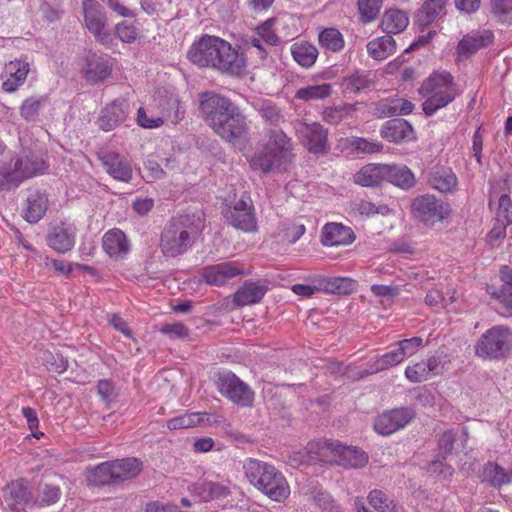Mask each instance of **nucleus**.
<instances>
[{
  "mask_svg": "<svg viewBox=\"0 0 512 512\" xmlns=\"http://www.w3.org/2000/svg\"><path fill=\"white\" fill-rule=\"evenodd\" d=\"M443 460L444 459L442 458L431 461L427 466V471L430 474L447 480L452 477L454 469L450 465L446 464Z\"/></svg>",
  "mask_w": 512,
  "mask_h": 512,
  "instance_id": "nucleus-59",
  "label": "nucleus"
},
{
  "mask_svg": "<svg viewBox=\"0 0 512 512\" xmlns=\"http://www.w3.org/2000/svg\"><path fill=\"white\" fill-rule=\"evenodd\" d=\"M429 184L443 194H452L457 190L458 179L451 168L440 167L430 174Z\"/></svg>",
  "mask_w": 512,
  "mask_h": 512,
  "instance_id": "nucleus-33",
  "label": "nucleus"
},
{
  "mask_svg": "<svg viewBox=\"0 0 512 512\" xmlns=\"http://www.w3.org/2000/svg\"><path fill=\"white\" fill-rule=\"evenodd\" d=\"M46 101L44 97H30L23 101L20 106V114L26 121L34 122L38 119L41 107Z\"/></svg>",
  "mask_w": 512,
  "mask_h": 512,
  "instance_id": "nucleus-50",
  "label": "nucleus"
},
{
  "mask_svg": "<svg viewBox=\"0 0 512 512\" xmlns=\"http://www.w3.org/2000/svg\"><path fill=\"white\" fill-rule=\"evenodd\" d=\"M386 164H367L355 175L354 182L364 187H373L385 180Z\"/></svg>",
  "mask_w": 512,
  "mask_h": 512,
  "instance_id": "nucleus-35",
  "label": "nucleus"
},
{
  "mask_svg": "<svg viewBox=\"0 0 512 512\" xmlns=\"http://www.w3.org/2000/svg\"><path fill=\"white\" fill-rule=\"evenodd\" d=\"M115 475L113 461L104 462L94 468L88 469L87 480L90 484L97 486L114 484L118 483Z\"/></svg>",
  "mask_w": 512,
  "mask_h": 512,
  "instance_id": "nucleus-41",
  "label": "nucleus"
},
{
  "mask_svg": "<svg viewBox=\"0 0 512 512\" xmlns=\"http://www.w3.org/2000/svg\"><path fill=\"white\" fill-rule=\"evenodd\" d=\"M369 504L378 512H405L404 508L390 499L382 490L374 489L368 494Z\"/></svg>",
  "mask_w": 512,
  "mask_h": 512,
  "instance_id": "nucleus-46",
  "label": "nucleus"
},
{
  "mask_svg": "<svg viewBox=\"0 0 512 512\" xmlns=\"http://www.w3.org/2000/svg\"><path fill=\"white\" fill-rule=\"evenodd\" d=\"M481 478L494 487H500L512 482V470L507 472L496 463H488L482 471Z\"/></svg>",
  "mask_w": 512,
  "mask_h": 512,
  "instance_id": "nucleus-45",
  "label": "nucleus"
},
{
  "mask_svg": "<svg viewBox=\"0 0 512 512\" xmlns=\"http://www.w3.org/2000/svg\"><path fill=\"white\" fill-rule=\"evenodd\" d=\"M5 492V502L12 511H23L32 502L29 484L24 480H17L7 485Z\"/></svg>",
  "mask_w": 512,
  "mask_h": 512,
  "instance_id": "nucleus-23",
  "label": "nucleus"
},
{
  "mask_svg": "<svg viewBox=\"0 0 512 512\" xmlns=\"http://www.w3.org/2000/svg\"><path fill=\"white\" fill-rule=\"evenodd\" d=\"M117 482L136 477L142 471V462L137 458H125L113 461Z\"/></svg>",
  "mask_w": 512,
  "mask_h": 512,
  "instance_id": "nucleus-44",
  "label": "nucleus"
},
{
  "mask_svg": "<svg viewBox=\"0 0 512 512\" xmlns=\"http://www.w3.org/2000/svg\"><path fill=\"white\" fill-rule=\"evenodd\" d=\"M199 108L205 123L226 142L240 146L249 139L246 116L228 97L204 92Z\"/></svg>",
  "mask_w": 512,
  "mask_h": 512,
  "instance_id": "nucleus-1",
  "label": "nucleus"
},
{
  "mask_svg": "<svg viewBox=\"0 0 512 512\" xmlns=\"http://www.w3.org/2000/svg\"><path fill=\"white\" fill-rule=\"evenodd\" d=\"M408 25L409 17L406 12L400 9H389L382 16L381 28L388 34L401 33Z\"/></svg>",
  "mask_w": 512,
  "mask_h": 512,
  "instance_id": "nucleus-38",
  "label": "nucleus"
},
{
  "mask_svg": "<svg viewBox=\"0 0 512 512\" xmlns=\"http://www.w3.org/2000/svg\"><path fill=\"white\" fill-rule=\"evenodd\" d=\"M382 138L389 142L402 143L413 141L415 132L411 124L401 118L387 121L380 130Z\"/></svg>",
  "mask_w": 512,
  "mask_h": 512,
  "instance_id": "nucleus-25",
  "label": "nucleus"
},
{
  "mask_svg": "<svg viewBox=\"0 0 512 512\" xmlns=\"http://www.w3.org/2000/svg\"><path fill=\"white\" fill-rule=\"evenodd\" d=\"M244 156L254 171L262 174L282 172L294 159L293 143L284 131L269 129Z\"/></svg>",
  "mask_w": 512,
  "mask_h": 512,
  "instance_id": "nucleus-4",
  "label": "nucleus"
},
{
  "mask_svg": "<svg viewBox=\"0 0 512 512\" xmlns=\"http://www.w3.org/2000/svg\"><path fill=\"white\" fill-rule=\"evenodd\" d=\"M371 291L381 302H384L396 297L400 293V288L398 286L375 284L371 286Z\"/></svg>",
  "mask_w": 512,
  "mask_h": 512,
  "instance_id": "nucleus-62",
  "label": "nucleus"
},
{
  "mask_svg": "<svg viewBox=\"0 0 512 512\" xmlns=\"http://www.w3.org/2000/svg\"><path fill=\"white\" fill-rule=\"evenodd\" d=\"M315 503L323 512H342L341 508L326 492H319L314 498Z\"/></svg>",
  "mask_w": 512,
  "mask_h": 512,
  "instance_id": "nucleus-64",
  "label": "nucleus"
},
{
  "mask_svg": "<svg viewBox=\"0 0 512 512\" xmlns=\"http://www.w3.org/2000/svg\"><path fill=\"white\" fill-rule=\"evenodd\" d=\"M379 111L384 116L408 115L414 109V104L403 98H386L379 102Z\"/></svg>",
  "mask_w": 512,
  "mask_h": 512,
  "instance_id": "nucleus-43",
  "label": "nucleus"
},
{
  "mask_svg": "<svg viewBox=\"0 0 512 512\" xmlns=\"http://www.w3.org/2000/svg\"><path fill=\"white\" fill-rule=\"evenodd\" d=\"M77 228L73 223L60 222L52 227L46 237L47 245L59 254L71 251L76 242Z\"/></svg>",
  "mask_w": 512,
  "mask_h": 512,
  "instance_id": "nucleus-17",
  "label": "nucleus"
},
{
  "mask_svg": "<svg viewBox=\"0 0 512 512\" xmlns=\"http://www.w3.org/2000/svg\"><path fill=\"white\" fill-rule=\"evenodd\" d=\"M419 93L425 98L422 105L424 113L432 116L455 99L457 89L453 76L443 71L429 76L421 85Z\"/></svg>",
  "mask_w": 512,
  "mask_h": 512,
  "instance_id": "nucleus-6",
  "label": "nucleus"
},
{
  "mask_svg": "<svg viewBox=\"0 0 512 512\" xmlns=\"http://www.w3.org/2000/svg\"><path fill=\"white\" fill-rule=\"evenodd\" d=\"M492 12L506 24H512V0H491Z\"/></svg>",
  "mask_w": 512,
  "mask_h": 512,
  "instance_id": "nucleus-56",
  "label": "nucleus"
},
{
  "mask_svg": "<svg viewBox=\"0 0 512 512\" xmlns=\"http://www.w3.org/2000/svg\"><path fill=\"white\" fill-rule=\"evenodd\" d=\"M497 217L504 225L512 224V200L506 194L499 198Z\"/></svg>",
  "mask_w": 512,
  "mask_h": 512,
  "instance_id": "nucleus-58",
  "label": "nucleus"
},
{
  "mask_svg": "<svg viewBox=\"0 0 512 512\" xmlns=\"http://www.w3.org/2000/svg\"><path fill=\"white\" fill-rule=\"evenodd\" d=\"M332 93V86L328 83L318 85H308L299 88L295 93V98L304 102L312 100H322L329 97Z\"/></svg>",
  "mask_w": 512,
  "mask_h": 512,
  "instance_id": "nucleus-47",
  "label": "nucleus"
},
{
  "mask_svg": "<svg viewBox=\"0 0 512 512\" xmlns=\"http://www.w3.org/2000/svg\"><path fill=\"white\" fill-rule=\"evenodd\" d=\"M249 273L246 265L237 261H226L205 268L203 277L209 285L221 286L235 277Z\"/></svg>",
  "mask_w": 512,
  "mask_h": 512,
  "instance_id": "nucleus-16",
  "label": "nucleus"
},
{
  "mask_svg": "<svg viewBox=\"0 0 512 512\" xmlns=\"http://www.w3.org/2000/svg\"><path fill=\"white\" fill-rule=\"evenodd\" d=\"M447 0H425L419 18L425 24L432 22L443 10Z\"/></svg>",
  "mask_w": 512,
  "mask_h": 512,
  "instance_id": "nucleus-52",
  "label": "nucleus"
},
{
  "mask_svg": "<svg viewBox=\"0 0 512 512\" xmlns=\"http://www.w3.org/2000/svg\"><path fill=\"white\" fill-rule=\"evenodd\" d=\"M416 416L411 407H400L384 411L374 421V430L383 436H389L405 428Z\"/></svg>",
  "mask_w": 512,
  "mask_h": 512,
  "instance_id": "nucleus-10",
  "label": "nucleus"
},
{
  "mask_svg": "<svg viewBox=\"0 0 512 512\" xmlns=\"http://www.w3.org/2000/svg\"><path fill=\"white\" fill-rule=\"evenodd\" d=\"M385 180L402 189H409L415 184L414 173L405 165L386 164Z\"/></svg>",
  "mask_w": 512,
  "mask_h": 512,
  "instance_id": "nucleus-37",
  "label": "nucleus"
},
{
  "mask_svg": "<svg viewBox=\"0 0 512 512\" xmlns=\"http://www.w3.org/2000/svg\"><path fill=\"white\" fill-rule=\"evenodd\" d=\"M422 345L423 339L421 337H412L409 339H404L398 343V347L401 353L403 354L404 359L416 354Z\"/></svg>",
  "mask_w": 512,
  "mask_h": 512,
  "instance_id": "nucleus-63",
  "label": "nucleus"
},
{
  "mask_svg": "<svg viewBox=\"0 0 512 512\" xmlns=\"http://www.w3.org/2000/svg\"><path fill=\"white\" fill-rule=\"evenodd\" d=\"M227 221L235 228L244 232L257 231V219L249 197L242 196L225 212Z\"/></svg>",
  "mask_w": 512,
  "mask_h": 512,
  "instance_id": "nucleus-11",
  "label": "nucleus"
},
{
  "mask_svg": "<svg viewBox=\"0 0 512 512\" xmlns=\"http://www.w3.org/2000/svg\"><path fill=\"white\" fill-rule=\"evenodd\" d=\"M352 210L362 217H371L377 214L387 215L390 209L386 205L376 206L367 200H360L353 204Z\"/></svg>",
  "mask_w": 512,
  "mask_h": 512,
  "instance_id": "nucleus-53",
  "label": "nucleus"
},
{
  "mask_svg": "<svg viewBox=\"0 0 512 512\" xmlns=\"http://www.w3.org/2000/svg\"><path fill=\"white\" fill-rule=\"evenodd\" d=\"M261 117L268 123L278 125L284 121L281 110L270 101H263L257 108Z\"/></svg>",
  "mask_w": 512,
  "mask_h": 512,
  "instance_id": "nucleus-54",
  "label": "nucleus"
},
{
  "mask_svg": "<svg viewBox=\"0 0 512 512\" xmlns=\"http://www.w3.org/2000/svg\"><path fill=\"white\" fill-rule=\"evenodd\" d=\"M48 205L49 201L45 193L40 191L31 192L26 200L23 218L29 223H37L45 216Z\"/></svg>",
  "mask_w": 512,
  "mask_h": 512,
  "instance_id": "nucleus-30",
  "label": "nucleus"
},
{
  "mask_svg": "<svg viewBox=\"0 0 512 512\" xmlns=\"http://www.w3.org/2000/svg\"><path fill=\"white\" fill-rule=\"evenodd\" d=\"M30 71V64L22 59H15L8 62L1 74L2 88L5 92H15L24 84Z\"/></svg>",
  "mask_w": 512,
  "mask_h": 512,
  "instance_id": "nucleus-20",
  "label": "nucleus"
},
{
  "mask_svg": "<svg viewBox=\"0 0 512 512\" xmlns=\"http://www.w3.org/2000/svg\"><path fill=\"white\" fill-rule=\"evenodd\" d=\"M101 162L106 172L115 180L122 182H130L133 175V169L130 161L115 152L103 154Z\"/></svg>",
  "mask_w": 512,
  "mask_h": 512,
  "instance_id": "nucleus-22",
  "label": "nucleus"
},
{
  "mask_svg": "<svg viewBox=\"0 0 512 512\" xmlns=\"http://www.w3.org/2000/svg\"><path fill=\"white\" fill-rule=\"evenodd\" d=\"M347 143L348 147L356 153L371 154L382 149L380 142L361 137H351L347 139Z\"/></svg>",
  "mask_w": 512,
  "mask_h": 512,
  "instance_id": "nucleus-51",
  "label": "nucleus"
},
{
  "mask_svg": "<svg viewBox=\"0 0 512 512\" xmlns=\"http://www.w3.org/2000/svg\"><path fill=\"white\" fill-rule=\"evenodd\" d=\"M296 136L311 153H322L327 148V130L317 122L299 121L295 125Z\"/></svg>",
  "mask_w": 512,
  "mask_h": 512,
  "instance_id": "nucleus-12",
  "label": "nucleus"
},
{
  "mask_svg": "<svg viewBox=\"0 0 512 512\" xmlns=\"http://www.w3.org/2000/svg\"><path fill=\"white\" fill-rule=\"evenodd\" d=\"M267 292V286L258 282L246 281L233 295V302L237 306H246L258 303Z\"/></svg>",
  "mask_w": 512,
  "mask_h": 512,
  "instance_id": "nucleus-32",
  "label": "nucleus"
},
{
  "mask_svg": "<svg viewBox=\"0 0 512 512\" xmlns=\"http://www.w3.org/2000/svg\"><path fill=\"white\" fill-rule=\"evenodd\" d=\"M494 40V35L490 30L472 32L459 42L457 47L458 56L466 59L479 49L489 46Z\"/></svg>",
  "mask_w": 512,
  "mask_h": 512,
  "instance_id": "nucleus-27",
  "label": "nucleus"
},
{
  "mask_svg": "<svg viewBox=\"0 0 512 512\" xmlns=\"http://www.w3.org/2000/svg\"><path fill=\"white\" fill-rule=\"evenodd\" d=\"M306 232L303 223L297 221H287L283 224L280 237L283 242L288 244L296 243Z\"/></svg>",
  "mask_w": 512,
  "mask_h": 512,
  "instance_id": "nucleus-49",
  "label": "nucleus"
},
{
  "mask_svg": "<svg viewBox=\"0 0 512 512\" xmlns=\"http://www.w3.org/2000/svg\"><path fill=\"white\" fill-rule=\"evenodd\" d=\"M115 32L117 37L124 43H133L138 36L136 27L126 22L118 23L115 27Z\"/></svg>",
  "mask_w": 512,
  "mask_h": 512,
  "instance_id": "nucleus-61",
  "label": "nucleus"
},
{
  "mask_svg": "<svg viewBox=\"0 0 512 512\" xmlns=\"http://www.w3.org/2000/svg\"><path fill=\"white\" fill-rule=\"evenodd\" d=\"M112 64L110 61L100 55L91 54L86 59V65L83 67L85 79L90 83H99L110 76Z\"/></svg>",
  "mask_w": 512,
  "mask_h": 512,
  "instance_id": "nucleus-28",
  "label": "nucleus"
},
{
  "mask_svg": "<svg viewBox=\"0 0 512 512\" xmlns=\"http://www.w3.org/2000/svg\"><path fill=\"white\" fill-rule=\"evenodd\" d=\"M128 113V102L124 99L115 100L102 110L99 126L104 131H111L125 121Z\"/></svg>",
  "mask_w": 512,
  "mask_h": 512,
  "instance_id": "nucleus-24",
  "label": "nucleus"
},
{
  "mask_svg": "<svg viewBox=\"0 0 512 512\" xmlns=\"http://www.w3.org/2000/svg\"><path fill=\"white\" fill-rule=\"evenodd\" d=\"M412 213L427 226H434L448 220L452 213L449 203L432 194L416 197L411 205Z\"/></svg>",
  "mask_w": 512,
  "mask_h": 512,
  "instance_id": "nucleus-9",
  "label": "nucleus"
},
{
  "mask_svg": "<svg viewBox=\"0 0 512 512\" xmlns=\"http://www.w3.org/2000/svg\"><path fill=\"white\" fill-rule=\"evenodd\" d=\"M214 418L215 416L213 414L190 412L169 419L167 421V427L170 430H177L196 426H207L215 422Z\"/></svg>",
  "mask_w": 512,
  "mask_h": 512,
  "instance_id": "nucleus-31",
  "label": "nucleus"
},
{
  "mask_svg": "<svg viewBox=\"0 0 512 512\" xmlns=\"http://www.w3.org/2000/svg\"><path fill=\"white\" fill-rule=\"evenodd\" d=\"M102 248L110 258L123 260L130 253L131 244L122 230L113 228L104 233L102 237Z\"/></svg>",
  "mask_w": 512,
  "mask_h": 512,
  "instance_id": "nucleus-19",
  "label": "nucleus"
},
{
  "mask_svg": "<svg viewBox=\"0 0 512 512\" xmlns=\"http://www.w3.org/2000/svg\"><path fill=\"white\" fill-rule=\"evenodd\" d=\"M23 163V160H16L13 167L11 164L0 166V190L17 187L23 180L44 172L45 165L42 161L36 162L32 168H22Z\"/></svg>",
  "mask_w": 512,
  "mask_h": 512,
  "instance_id": "nucleus-13",
  "label": "nucleus"
},
{
  "mask_svg": "<svg viewBox=\"0 0 512 512\" xmlns=\"http://www.w3.org/2000/svg\"><path fill=\"white\" fill-rule=\"evenodd\" d=\"M195 492L204 502L224 500L231 494L228 481H203L195 487Z\"/></svg>",
  "mask_w": 512,
  "mask_h": 512,
  "instance_id": "nucleus-34",
  "label": "nucleus"
},
{
  "mask_svg": "<svg viewBox=\"0 0 512 512\" xmlns=\"http://www.w3.org/2000/svg\"><path fill=\"white\" fill-rule=\"evenodd\" d=\"M368 462V457L362 450L344 446L339 442L335 464L348 468H361Z\"/></svg>",
  "mask_w": 512,
  "mask_h": 512,
  "instance_id": "nucleus-36",
  "label": "nucleus"
},
{
  "mask_svg": "<svg viewBox=\"0 0 512 512\" xmlns=\"http://www.w3.org/2000/svg\"><path fill=\"white\" fill-rule=\"evenodd\" d=\"M243 468L250 484L271 501L283 503L289 497L290 486L273 465L250 458L245 461Z\"/></svg>",
  "mask_w": 512,
  "mask_h": 512,
  "instance_id": "nucleus-5",
  "label": "nucleus"
},
{
  "mask_svg": "<svg viewBox=\"0 0 512 512\" xmlns=\"http://www.w3.org/2000/svg\"><path fill=\"white\" fill-rule=\"evenodd\" d=\"M244 156L254 171L262 174L282 172L294 159L293 143L284 131L269 129Z\"/></svg>",
  "mask_w": 512,
  "mask_h": 512,
  "instance_id": "nucleus-3",
  "label": "nucleus"
},
{
  "mask_svg": "<svg viewBox=\"0 0 512 512\" xmlns=\"http://www.w3.org/2000/svg\"><path fill=\"white\" fill-rule=\"evenodd\" d=\"M383 0H357L360 20L364 24L373 22L379 15Z\"/></svg>",
  "mask_w": 512,
  "mask_h": 512,
  "instance_id": "nucleus-48",
  "label": "nucleus"
},
{
  "mask_svg": "<svg viewBox=\"0 0 512 512\" xmlns=\"http://www.w3.org/2000/svg\"><path fill=\"white\" fill-rule=\"evenodd\" d=\"M396 50V42L392 36L377 37L367 44L368 55L377 61H382L391 56Z\"/></svg>",
  "mask_w": 512,
  "mask_h": 512,
  "instance_id": "nucleus-39",
  "label": "nucleus"
},
{
  "mask_svg": "<svg viewBox=\"0 0 512 512\" xmlns=\"http://www.w3.org/2000/svg\"><path fill=\"white\" fill-rule=\"evenodd\" d=\"M199 234V225L188 216L173 219L162 232L161 250L166 256L181 255L192 247Z\"/></svg>",
  "mask_w": 512,
  "mask_h": 512,
  "instance_id": "nucleus-7",
  "label": "nucleus"
},
{
  "mask_svg": "<svg viewBox=\"0 0 512 512\" xmlns=\"http://www.w3.org/2000/svg\"><path fill=\"white\" fill-rule=\"evenodd\" d=\"M500 276L503 282L501 287L488 285L487 293L501 305L506 316H512V271L504 267Z\"/></svg>",
  "mask_w": 512,
  "mask_h": 512,
  "instance_id": "nucleus-26",
  "label": "nucleus"
},
{
  "mask_svg": "<svg viewBox=\"0 0 512 512\" xmlns=\"http://www.w3.org/2000/svg\"><path fill=\"white\" fill-rule=\"evenodd\" d=\"M84 21L87 29L95 38L107 44L110 41V32L106 28V16L103 7L96 0L83 1Z\"/></svg>",
  "mask_w": 512,
  "mask_h": 512,
  "instance_id": "nucleus-14",
  "label": "nucleus"
},
{
  "mask_svg": "<svg viewBox=\"0 0 512 512\" xmlns=\"http://www.w3.org/2000/svg\"><path fill=\"white\" fill-rule=\"evenodd\" d=\"M512 349V331L503 325L488 329L475 345V353L483 359L505 357Z\"/></svg>",
  "mask_w": 512,
  "mask_h": 512,
  "instance_id": "nucleus-8",
  "label": "nucleus"
},
{
  "mask_svg": "<svg viewBox=\"0 0 512 512\" xmlns=\"http://www.w3.org/2000/svg\"><path fill=\"white\" fill-rule=\"evenodd\" d=\"M291 54L299 65L309 68L316 62L319 52L313 44L300 41L292 44Z\"/></svg>",
  "mask_w": 512,
  "mask_h": 512,
  "instance_id": "nucleus-42",
  "label": "nucleus"
},
{
  "mask_svg": "<svg viewBox=\"0 0 512 512\" xmlns=\"http://www.w3.org/2000/svg\"><path fill=\"white\" fill-rule=\"evenodd\" d=\"M217 386L223 396L240 406H249L253 402L250 388L230 372L220 375Z\"/></svg>",
  "mask_w": 512,
  "mask_h": 512,
  "instance_id": "nucleus-15",
  "label": "nucleus"
},
{
  "mask_svg": "<svg viewBox=\"0 0 512 512\" xmlns=\"http://www.w3.org/2000/svg\"><path fill=\"white\" fill-rule=\"evenodd\" d=\"M405 376L412 383H420L431 378L424 361L407 366Z\"/></svg>",
  "mask_w": 512,
  "mask_h": 512,
  "instance_id": "nucleus-57",
  "label": "nucleus"
},
{
  "mask_svg": "<svg viewBox=\"0 0 512 512\" xmlns=\"http://www.w3.org/2000/svg\"><path fill=\"white\" fill-rule=\"evenodd\" d=\"M338 446L339 441L336 440L311 441L305 448L307 460L335 463ZM298 461L300 463L305 462V456H301Z\"/></svg>",
  "mask_w": 512,
  "mask_h": 512,
  "instance_id": "nucleus-21",
  "label": "nucleus"
},
{
  "mask_svg": "<svg viewBox=\"0 0 512 512\" xmlns=\"http://www.w3.org/2000/svg\"><path fill=\"white\" fill-rule=\"evenodd\" d=\"M187 57L199 67L213 68L232 76L241 75L246 67L244 56L217 36L203 35L194 41Z\"/></svg>",
  "mask_w": 512,
  "mask_h": 512,
  "instance_id": "nucleus-2",
  "label": "nucleus"
},
{
  "mask_svg": "<svg viewBox=\"0 0 512 512\" xmlns=\"http://www.w3.org/2000/svg\"><path fill=\"white\" fill-rule=\"evenodd\" d=\"M152 106L157 110L158 117H162L163 121L167 120L173 124H177L184 114L178 97L167 91H158L153 97Z\"/></svg>",
  "mask_w": 512,
  "mask_h": 512,
  "instance_id": "nucleus-18",
  "label": "nucleus"
},
{
  "mask_svg": "<svg viewBox=\"0 0 512 512\" xmlns=\"http://www.w3.org/2000/svg\"><path fill=\"white\" fill-rule=\"evenodd\" d=\"M403 354L401 353L398 345L391 349L390 351L386 352L385 354L381 355L376 360V370H386L390 367L396 366L404 361Z\"/></svg>",
  "mask_w": 512,
  "mask_h": 512,
  "instance_id": "nucleus-55",
  "label": "nucleus"
},
{
  "mask_svg": "<svg viewBox=\"0 0 512 512\" xmlns=\"http://www.w3.org/2000/svg\"><path fill=\"white\" fill-rule=\"evenodd\" d=\"M354 240L353 230L341 223H328L323 227L322 243L325 246H345Z\"/></svg>",
  "mask_w": 512,
  "mask_h": 512,
  "instance_id": "nucleus-29",
  "label": "nucleus"
},
{
  "mask_svg": "<svg viewBox=\"0 0 512 512\" xmlns=\"http://www.w3.org/2000/svg\"><path fill=\"white\" fill-rule=\"evenodd\" d=\"M60 488L55 485H45L41 492V496L36 503L39 506H49L55 504L60 498Z\"/></svg>",
  "mask_w": 512,
  "mask_h": 512,
  "instance_id": "nucleus-60",
  "label": "nucleus"
},
{
  "mask_svg": "<svg viewBox=\"0 0 512 512\" xmlns=\"http://www.w3.org/2000/svg\"><path fill=\"white\" fill-rule=\"evenodd\" d=\"M318 42L326 53H338L345 47L343 34L334 27L322 29L318 34Z\"/></svg>",
  "mask_w": 512,
  "mask_h": 512,
  "instance_id": "nucleus-40",
  "label": "nucleus"
}]
</instances>
